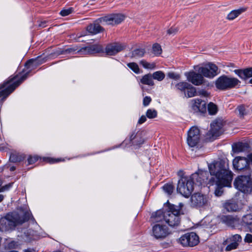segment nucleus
I'll list each match as a JSON object with an SVG mask.
<instances>
[{"label": "nucleus", "mask_w": 252, "mask_h": 252, "mask_svg": "<svg viewBox=\"0 0 252 252\" xmlns=\"http://www.w3.org/2000/svg\"><path fill=\"white\" fill-rule=\"evenodd\" d=\"M125 49V46L119 43L108 44L105 47V52L107 55L114 56Z\"/></svg>", "instance_id": "obj_20"}, {"label": "nucleus", "mask_w": 252, "mask_h": 252, "mask_svg": "<svg viewBox=\"0 0 252 252\" xmlns=\"http://www.w3.org/2000/svg\"><path fill=\"white\" fill-rule=\"evenodd\" d=\"M103 52V49L101 45L94 44L87 47L81 48L77 51V53L80 55L93 54Z\"/></svg>", "instance_id": "obj_18"}, {"label": "nucleus", "mask_w": 252, "mask_h": 252, "mask_svg": "<svg viewBox=\"0 0 252 252\" xmlns=\"http://www.w3.org/2000/svg\"><path fill=\"white\" fill-rule=\"evenodd\" d=\"M197 93V95H202V96H208L209 95L207 91H206L205 90H200V91H199Z\"/></svg>", "instance_id": "obj_52"}, {"label": "nucleus", "mask_w": 252, "mask_h": 252, "mask_svg": "<svg viewBox=\"0 0 252 252\" xmlns=\"http://www.w3.org/2000/svg\"><path fill=\"white\" fill-rule=\"evenodd\" d=\"M12 185V183L6 185L1 187L0 188V192H3V191H4L5 190L9 189L11 187Z\"/></svg>", "instance_id": "obj_50"}, {"label": "nucleus", "mask_w": 252, "mask_h": 252, "mask_svg": "<svg viewBox=\"0 0 252 252\" xmlns=\"http://www.w3.org/2000/svg\"><path fill=\"white\" fill-rule=\"evenodd\" d=\"M145 53V50L144 49H136L132 51L131 58L142 57Z\"/></svg>", "instance_id": "obj_33"}, {"label": "nucleus", "mask_w": 252, "mask_h": 252, "mask_svg": "<svg viewBox=\"0 0 252 252\" xmlns=\"http://www.w3.org/2000/svg\"><path fill=\"white\" fill-rule=\"evenodd\" d=\"M167 209L165 210V221L172 227L178 226L181 221L180 215L183 204L181 203L179 205L169 204Z\"/></svg>", "instance_id": "obj_3"}, {"label": "nucleus", "mask_w": 252, "mask_h": 252, "mask_svg": "<svg viewBox=\"0 0 252 252\" xmlns=\"http://www.w3.org/2000/svg\"><path fill=\"white\" fill-rule=\"evenodd\" d=\"M138 138V136L135 135L134 133H133L130 137V141L131 142H132V143L134 141L133 140L135 139V138Z\"/></svg>", "instance_id": "obj_57"}, {"label": "nucleus", "mask_w": 252, "mask_h": 252, "mask_svg": "<svg viewBox=\"0 0 252 252\" xmlns=\"http://www.w3.org/2000/svg\"><path fill=\"white\" fill-rule=\"evenodd\" d=\"M250 148V146L247 143L239 142L232 145V150L234 153H239L240 152L247 151Z\"/></svg>", "instance_id": "obj_23"}, {"label": "nucleus", "mask_w": 252, "mask_h": 252, "mask_svg": "<svg viewBox=\"0 0 252 252\" xmlns=\"http://www.w3.org/2000/svg\"><path fill=\"white\" fill-rule=\"evenodd\" d=\"M180 243L184 247H193L199 243V237L193 232L187 233L179 239Z\"/></svg>", "instance_id": "obj_9"}, {"label": "nucleus", "mask_w": 252, "mask_h": 252, "mask_svg": "<svg viewBox=\"0 0 252 252\" xmlns=\"http://www.w3.org/2000/svg\"><path fill=\"white\" fill-rule=\"evenodd\" d=\"M167 76L171 79H174L175 80H179L180 78V75L175 73L173 72H170L167 74Z\"/></svg>", "instance_id": "obj_47"}, {"label": "nucleus", "mask_w": 252, "mask_h": 252, "mask_svg": "<svg viewBox=\"0 0 252 252\" xmlns=\"http://www.w3.org/2000/svg\"><path fill=\"white\" fill-rule=\"evenodd\" d=\"M189 180H191L192 182V185L196 183L198 184V185H201L202 184L203 181H202L201 178L200 177V174L199 173H195L192 174L191 176L188 178Z\"/></svg>", "instance_id": "obj_31"}, {"label": "nucleus", "mask_w": 252, "mask_h": 252, "mask_svg": "<svg viewBox=\"0 0 252 252\" xmlns=\"http://www.w3.org/2000/svg\"><path fill=\"white\" fill-rule=\"evenodd\" d=\"M249 83L252 84V78L249 80Z\"/></svg>", "instance_id": "obj_64"}, {"label": "nucleus", "mask_w": 252, "mask_h": 252, "mask_svg": "<svg viewBox=\"0 0 252 252\" xmlns=\"http://www.w3.org/2000/svg\"><path fill=\"white\" fill-rule=\"evenodd\" d=\"M198 72L201 73L204 77L213 78L219 74L218 67L214 63H209L205 67H200Z\"/></svg>", "instance_id": "obj_10"}, {"label": "nucleus", "mask_w": 252, "mask_h": 252, "mask_svg": "<svg viewBox=\"0 0 252 252\" xmlns=\"http://www.w3.org/2000/svg\"><path fill=\"white\" fill-rule=\"evenodd\" d=\"M223 207L228 212H236L239 209V206L237 203L233 200L227 201L223 204Z\"/></svg>", "instance_id": "obj_26"}, {"label": "nucleus", "mask_w": 252, "mask_h": 252, "mask_svg": "<svg viewBox=\"0 0 252 252\" xmlns=\"http://www.w3.org/2000/svg\"><path fill=\"white\" fill-rule=\"evenodd\" d=\"M220 221L228 226L234 227L239 223V219L231 215H222L220 217Z\"/></svg>", "instance_id": "obj_21"}, {"label": "nucleus", "mask_w": 252, "mask_h": 252, "mask_svg": "<svg viewBox=\"0 0 252 252\" xmlns=\"http://www.w3.org/2000/svg\"><path fill=\"white\" fill-rule=\"evenodd\" d=\"M244 241L247 243L252 242V235L250 234H247L244 239Z\"/></svg>", "instance_id": "obj_51"}, {"label": "nucleus", "mask_w": 252, "mask_h": 252, "mask_svg": "<svg viewBox=\"0 0 252 252\" xmlns=\"http://www.w3.org/2000/svg\"><path fill=\"white\" fill-rule=\"evenodd\" d=\"M200 139V130L196 126H192L188 132L187 143L191 147L197 145Z\"/></svg>", "instance_id": "obj_11"}, {"label": "nucleus", "mask_w": 252, "mask_h": 252, "mask_svg": "<svg viewBox=\"0 0 252 252\" xmlns=\"http://www.w3.org/2000/svg\"><path fill=\"white\" fill-rule=\"evenodd\" d=\"M38 159V158L36 156H30L28 158V164H32L36 162Z\"/></svg>", "instance_id": "obj_46"}, {"label": "nucleus", "mask_w": 252, "mask_h": 252, "mask_svg": "<svg viewBox=\"0 0 252 252\" xmlns=\"http://www.w3.org/2000/svg\"><path fill=\"white\" fill-rule=\"evenodd\" d=\"M146 116L149 119H154L157 117V111L155 109H149L146 112Z\"/></svg>", "instance_id": "obj_40"}, {"label": "nucleus", "mask_w": 252, "mask_h": 252, "mask_svg": "<svg viewBox=\"0 0 252 252\" xmlns=\"http://www.w3.org/2000/svg\"><path fill=\"white\" fill-rule=\"evenodd\" d=\"M144 142L143 139L140 137L139 140H136L132 142V144H135V145H141L143 144Z\"/></svg>", "instance_id": "obj_55"}, {"label": "nucleus", "mask_w": 252, "mask_h": 252, "mask_svg": "<svg viewBox=\"0 0 252 252\" xmlns=\"http://www.w3.org/2000/svg\"><path fill=\"white\" fill-rule=\"evenodd\" d=\"M153 79V78L152 76V74L149 73L142 76L140 79V82L144 85L153 86L155 85Z\"/></svg>", "instance_id": "obj_28"}, {"label": "nucleus", "mask_w": 252, "mask_h": 252, "mask_svg": "<svg viewBox=\"0 0 252 252\" xmlns=\"http://www.w3.org/2000/svg\"><path fill=\"white\" fill-rule=\"evenodd\" d=\"M140 64L142 65L143 67L147 69H154L156 66L155 63H149L144 60L140 62Z\"/></svg>", "instance_id": "obj_38"}, {"label": "nucleus", "mask_w": 252, "mask_h": 252, "mask_svg": "<svg viewBox=\"0 0 252 252\" xmlns=\"http://www.w3.org/2000/svg\"><path fill=\"white\" fill-rule=\"evenodd\" d=\"M152 76L153 79L157 80L159 81H162L165 77L164 73L161 71H156L153 74H152Z\"/></svg>", "instance_id": "obj_34"}, {"label": "nucleus", "mask_w": 252, "mask_h": 252, "mask_svg": "<svg viewBox=\"0 0 252 252\" xmlns=\"http://www.w3.org/2000/svg\"><path fill=\"white\" fill-rule=\"evenodd\" d=\"M208 111L210 115H215L218 112V107L214 103L210 102L208 105Z\"/></svg>", "instance_id": "obj_35"}, {"label": "nucleus", "mask_w": 252, "mask_h": 252, "mask_svg": "<svg viewBox=\"0 0 252 252\" xmlns=\"http://www.w3.org/2000/svg\"><path fill=\"white\" fill-rule=\"evenodd\" d=\"M147 120L146 117L144 115H142L138 120V123L139 124H142L145 122Z\"/></svg>", "instance_id": "obj_54"}, {"label": "nucleus", "mask_w": 252, "mask_h": 252, "mask_svg": "<svg viewBox=\"0 0 252 252\" xmlns=\"http://www.w3.org/2000/svg\"><path fill=\"white\" fill-rule=\"evenodd\" d=\"M178 31V29L176 28L171 27L167 31L168 34H175Z\"/></svg>", "instance_id": "obj_53"}, {"label": "nucleus", "mask_w": 252, "mask_h": 252, "mask_svg": "<svg viewBox=\"0 0 252 252\" xmlns=\"http://www.w3.org/2000/svg\"><path fill=\"white\" fill-rule=\"evenodd\" d=\"M200 177L201 178L202 181L204 182H207L208 180L209 173L207 171H200L199 172Z\"/></svg>", "instance_id": "obj_44"}, {"label": "nucleus", "mask_w": 252, "mask_h": 252, "mask_svg": "<svg viewBox=\"0 0 252 252\" xmlns=\"http://www.w3.org/2000/svg\"><path fill=\"white\" fill-rule=\"evenodd\" d=\"M4 199V196L2 194H0V202H1Z\"/></svg>", "instance_id": "obj_60"}, {"label": "nucleus", "mask_w": 252, "mask_h": 252, "mask_svg": "<svg viewBox=\"0 0 252 252\" xmlns=\"http://www.w3.org/2000/svg\"><path fill=\"white\" fill-rule=\"evenodd\" d=\"M162 189L168 195H171L173 191L174 187L171 184H166L163 186Z\"/></svg>", "instance_id": "obj_37"}, {"label": "nucleus", "mask_w": 252, "mask_h": 252, "mask_svg": "<svg viewBox=\"0 0 252 252\" xmlns=\"http://www.w3.org/2000/svg\"><path fill=\"white\" fill-rule=\"evenodd\" d=\"M127 66L130 68L135 73L138 74L140 72V69L138 64L135 63H130L127 64Z\"/></svg>", "instance_id": "obj_41"}, {"label": "nucleus", "mask_w": 252, "mask_h": 252, "mask_svg": "<svg viewBox=\"0 0 252 252\" xmlns=\"http://www.w3.org/2000/svg\"><path fill=\"white\" fill-rule=\"evenodd\" d=\"M165 210H159L152 214L151 216L152 220L154 222H158L162 220L165 221Z\"/></svg>", "instance_id": "obj_24"}, {"label": "nucleus", "mask_w": 252, "mask_h": 252, "mask_svg": "<svg viewBox=\"0 0 252 252\" xmlns=\"http://www.w3.org/2000/svg\"><path fill=\"white\" fill-rule=\"evenodd\" d=\"M191 102V108L193 113L197 114H204L206 113V103L205 101L196 98L192 99Z\"/></svg>", "instance_id": "obj_17"}, {"label": "nucleus", "mask_w": 252, "mask_h": 252, "mask_svg": "<svg viewBox=\"0 0 252 252\" xmlns=\"http://www.w3.org/2000/svg\"><path fill=\"white\" fill-rule=\"evenodd\" d=\"M241 81L237 78L222 75L216 81V88L221 91H227L240 86Z\"/></svg>", "instance_id": "obj_5"}, {"label": "nucleus", "mask_w": 252, "mask_h": 252, "mask_svg": "<svg viewBox=\"0 0 252 252\" xmlns=\"http://www.w3.org/2000/svg\"><path fill=\"white\" fill-rule=\"evenodd\" d=\"M104 29L98 23H93L87 27V31L92 34H95L103 32Z\"/></svg>", "instance_id": "obj_25"}, {"label": "nucleus", "mask_w": 252, "mask_h": 252, "mask_svg": "<svg viewBox=\"0 0 252 252\" xmlns=\"http://www.w3.org/2000/svg\"><path fill=\"white\" fill-rule=\"evenodd\" d=\"M15 169H16L15 167H14V166H11V167L10 168V170L11 171H14V170H15Z\"/></svg>", "instance_id": "obj_61"}, {"label": "nucleus", "mask_w": 252, "mask_h": 252, "mask_svg": "<svg viewBox=\"0 0 252 252\" xmlns=\"http://www.w3.org/2000/svg\"><path fill=\"white\" fill-rule=\"evenodd\" d=\"M64 51H65V54H70V53L75 52L76 51H77L78 50L77 48H68L64 49ZM76 53H77V52H76Z\"/></svg>", "instance_id": "obj_49"}, {"label": "nucleus", "mask_w": 252, "mask_h": 252, "mask_svg": "<svg viewBox=\"0 0 252 252\" xmlns=\"http://www.w3.org/2000/svg\"><path fill=\"white\" fill-rule=\"evenodd\" d=\"M152 101V99L150 96H146L143 98V104L144 106H148Z\"/></svg>", "instance_id": "obj_48"}, {"label": "nucleus", "mask_w": 252, "mask_h": 252, "mask_svg": "<svg viewBox=\"0 0 252 252\" xmlns=\"http://www.w3.org/2000/svg\"><path fill=\"white\" fill-rule=\"evenodd\" d=\"M29 72H27L19 78L18 75L13 77L10 76L8 80L4 82L0 88V97L7 96L14 90L19 86L22 82L24 81L28 77Z\"/></svg>", "instance_id": "obj_4"}, {"label": "nucleus", "mask_w": 252, "mask_h": 252, "mask_svg": "<svg viewBox=\"0 0 252 252\" xmlns=\"http://www.w3.org/2000/svg\"><path fill=\"white\" fill-rule=\"evenodd\" d=\"M234 186L240 191L249 193L252 190V180L249 176H240L235 179Z\"/></svg>", "instance_id": "obj_6"}, {"label": "nucleus", "mask_w": 252, "mask_h": 252, "mask_svg": "<svg viewBox=\"0 0 252 252\" xmlns=\"http://www.w3.org/2000/svg\"><path fill=\"white\" fill-rule=\"evenodd\" d=\"M233 71L240 79L245 81L252 77V67L235 69Z\"/></svg>", "instance_id": "obj_22"}, {"label": "nucleus", "mask_w": 252, "mask_h": 252, "mask_svg": "<svg viewBox=\"0 0 252 252\" xmlns=\"http://www.w3.org/2000/svg\"><path fill=\"white\" fill-rule=\"evenodd\" d=\"M57 54L58 55H64L65 54V51L64 49H60L57 52Z\"/></svg>", "instance_id": "obj_59"}, {"label": "nucleus", "mask_w": 252, "mask_h": 252, "mask_svg": "<svg viewBox=\"0 0 252 252\" xmlns=\"http://www.w3.org/2000/svg\"><path fill=\"white\" fill-rule=\"evenodd\" d=\"M25 252H32V251L30 250H27L25 251Z\"/></svg>", "instance_id": "obj_63"}, {"label": "nucleus", "mask_w": 252, "mask_h": 252, "mask_svg": "<svg viewBox=\"0 0 252 252\" xmlns=\"http://www.w3.org/2000/svg\"><path fill=\"white\" fill-rule=\"evenodd\" d=\"M46 23H47V21H41L40 24H39V26L41 27V28H45L46 27Z\"/></svg>", "instance_id": "obj_58"}, {"label": "nucleus", "mask_w": 252, "mask_h": 252, "mask_svg": "<svg viewBox=\"0 0 252 252\" xmlns=\"http://www.w3.org/2000/svg\"><path fill=\"white\" fill-rule=\"evenodd\" d=\"M38 59H32L28 61L25 63V66L28 68H33L35 66L42 63L39 62Z\"/></svg>", "instance_id": "obj_32"}, {"label": "nucleus", "mask_w": 252, "mask_h": 252, "mask_svg": "<svg viewBox=\"0 0 252 252\" xmlns=\"http://www.w3.org/2000/svg\"><path fill=\"white\" fill-rule=\"evenodd\" d=\"M246 10L245 8H241L238 9L234 10L231 11L227 16V19L229 20H233L241 13L245 12Z\"/></svg>", "instance_id": "obj_29"}, {"label": "nucleus", "mask_w": 252, "mask_h": 252, "mask_svg": "<svg viewBox=\"0 0 252 252\" xmlns=\"http://www.w3.org/2000/svg\"><path fill=\"white\" fill-rule=\"evenodd\" d=\"M185 94L188 97H191L197 95V93L195 88L189 84L185 92Z\"/></svg>", "instance_id": "obj_30"}, {"label": "nucleus", "mask_w": 252, "mask_h": 252, "mask_svg": "<svg viewBox=\"0 0 252 252\" xmlns=\"http://www.w3.org/2000/svg\"><path fill=\"white\" fill-rule=\"evenodd\" d=\"M24 158L18 154H11L9 158V160L11 162H18L23 160Z\"/></svg>", "instance_id": "obj_36"}, {"label": "nucleus", "mask_w": 252, "mask_h": 252, "mask_svg": "<svg viewBox=\"0 0 252 252\" xmlns=\"http://www.w3.org/2000/svg\"><path fill=\"white\" fill-rule=\"evenodd\" d=\"M31 220L35 221L31 212L26 211L20 215L16 212L7 214L0 219V231H5L14 229L17 225Z\"/></svg>", "instance_id": "obj_2"}, {"label": "nucleus", "mask_w": 252, "mask_h": 252, "mask_svg": "<svg viewBox=\"0 0 252 252\" xmlns=\"http://www.w3.org/2000/svg\"><path fill=\"white\" fill-rule=\"evenodd\" d=\"M152 232L153 236L157 239H163L169 234L167 227L160 224L154 225L152 228Z\"/></svg>", "instance_id": "obj_13"}, {"label": "nucleus", "mask_w": 252, "mask_h": 252, "mask_svg": "<svg viewBox=\"0 0 252 252\" xmlns=\"http://www.w3.org/2000/svg\"><path fill=\"white\" fill-rule=\"evenodd\" d=\"M185 76L187 77V80L192 84L195 86H199L203 84L205 80L204 76L200 73H197L194 71L186 72Z\"/></svg>", "instance_id": "obj_15"}, {"label": "nucleus", "mask_w": 252, "mask_h": 252, "mask_svg": "<svg viewBox=\"0 0 252 252\" xmlns=\"http://www.w3.org/2000/svg\"><path fill=\"white\" fill-rule=\"evenodd\" d=\"M153 51L155 55L158 56L162 53L161 46L158 43H155L153 45Z\"/></svg>", "instance_id": "obj_39"}, {"label": "nucleus", "mask_w": 252, "mask_h": 252, "mask_svg": "<svg viewBox=\"0 0 252 252\" xmlns=\"http://www.w3.org/2000/svg\"><path fill=\"white\" fill-rule=\"evenodd\" d=\"M188 86H189V84L187 82H180L176 85V87H177V89L181 91L185 92Z\"/></svg>", "instance_id": "obj_43"}, {"label": "nucleus", "mask_w": 252, "mask_h": 252, "mask_svg": "<svg viewBox=\"0 0 252 252\" xmlns=\"http://www.w3.org/2000/svg\"><path fill=\"white\" fill-rule=\"evenodd\" d=\"M172 244V241H170L169 242L166 243L167 246H170Z\"/></svg>", "instance_id": "obj_62"}, {"label": "nucleus", "mask_w": 252, "mask_h": 252, "mask_svg": "<svg viewBox=\"0 0 252 252\" xmlns=\"http://www.w3.org/2000/svg\"><path fill=\"white\" fill-rule=\"evenodd\" d=\"M242 225L248 227L252 231V215L247 214L242 218Z\"/></svg>", "instance_id": "obj_27"}, {"label": "nucleus", "mask_w": 252, "mask_h": 252, "mask_svg": "<svg viewBox=\"0 0 252 252\" xmlns=\"http://www.w3.org/2000/svg\"><path fill=\"white\" fill-rule=\"evenodd\" d=\"M223 126L222 121L220 120H216L211 124V129L208 133L211 135L213 137H218L223 132Z\"/></svg>", "instance_id": "obj_16"}, {"label": "nucleus", "mask_w": 252, "mask_h": 252, "mask_svg": "<svg viewBox=\"0 0 252 252\" xmlns=\"http://www.w3.org/2000/svg\"><path fill=\"white\" fill-rule=\"evenodd\" d=\"M242 240V237L239 234H236L230 236L222 243L223 245H226L229 243H230L225 248V251L228 252L236 249L239 243L241 242Z\"/></svg>", "instance_id": "obj_12"}, {"label": "nucleus", "mask_w": 252, "mask_h": 252, "mask_svg": "<svg viewBox=\"0 0 252 252\" xmlns=\"http://www.w3.org/2000/svg\"><path fill=\"white\" fill-rule=\"evenodd\" d=\"M177 189L183 196L188 197L193 190L192 182L187 177L182 178L178 181Z\"/></svg>", "instance_id": "obj_7"}, {"label": "nucleus", "mask_w": 252, "mask_h": 252, "mask_svg": "<svg viewBox=\"0 0 252 252\" xmlns=\"http://www.w3.org/2000/svg\"><path fill=\"white\" fill-rule=\"evenodd\" d=\"M234 168L238 171H241L249 168V160L245 157H236L233 161Z\"/></svg>", "instance_id": "obj_19"}, {"label": "nucleus", "mask_w": 252, "mask_h": 252, "mask_svg": "<svg viewBox=\"0 0 252 252\" xmlns=\"http://www.w3.org/2000/svg\"><path fill=\"white\" fill-rule=\"evenodd\" d=\"M73 11V9L72 7L66 9H63L61 11L60 14L62 16H66L71 14Z\"/></svg>", "instance_id": "obj_45"}, {"label": "nucleus", "mask_w": 252, "mask_h": 252, "mask_svg": "<svg viewBox=\"0 0 252 252\" xmlns=\"http://www.w3.org/2000/svg\"><path fill=\"white\" fill-rule=\"evenodd\" d=\"M190 203L193 207L205 208L209 205V197L199 192L194 193L191 196Z\"/></svg>", "instance_id": "obj_8"}, {"label": "nucleus", "mask_w": 252, "mask_h": 252, "mask_svg": "<svg viewBox=\"0 0 252 252\" xmlns=\"http://www.w3.org/2000/svg\"><path fill=\"white\" fill-rule=\"evenodd\" d=\"M125 16L121 14H113L99 19L100 22H105L107 25H115L121 23L124 20Z\"/></svg>", "instance_id": "obj_14"}, {"label": "nucleus", "mask_w": 252, "mask_h": 252, "mask_svg": "<svg viewBox=\"0 0 252 252\" xmlns=\"http://www.w3.org/2000/svg\"><path fill=\"white\" fill-rule=\"evenodd\" d=\"M236 109L239 112V115L240 117H243L245 115H247V112L245 105L242 104L238 105Z\"/></svg>", "instance_id": "obj_42"}, {"label": "nucleus", "mask_w": 252, "mask_h": 252, "mask_svg": "<svg viewBox=\"0 0 252 252\" xmlns=\"http://www.w3.org/2000/svg\"><path fill=\"white\" fill-rule=\"evenodd\" d=\"M208 168L210 175L213 176L210 179L209 184L217 185L215 194L220 196L222 194L223 187L231 186L233 173L229 169L228 162L223 159L214 161L208 165Z\"/></svg>", "instance_id": "obj_1"}, {"label": "nucleus", "mask_w": 252, "mask_h": 252, "mask_svg": "<svg viewBox=\"0 0 252 252\" xmlns=\"http://www.w3.org/2000/svg\"><path fill=\"white\" fill-rule=\"evenodd\" d=\"M59 161H60V160L59 159H54V158H49L48 159V162H49V163H51L57 162Z\"/></svg>", "instance_id": "obj_56"}]
</instances>
